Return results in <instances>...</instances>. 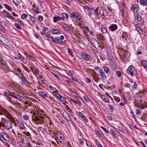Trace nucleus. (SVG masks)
Segmentation results:
<instances>
[{"label":"nucleus","instance_id":"f257e3e1","mask_svg":"<svg viewBox=\"0 0 147 147\" xmlns=\"http://www.w3.org/2000/svg\"><path fill=\"white\" fill-rule=\"evenodd\" d=\"M98 71L99 74H98V76L99 77L100 80L103 81L107 78V76L104 72L103 69L100 68L99 69Z\"/></svg>","mask_w":147,"mask_h":147},{"label":"nucleus","instance_id":"f03ea898","mask_svg":"<svg viewBox=\"0 0 147 147\" xmlns=\"http://www.w3.org/2000/svg\"><path fill=\"white\" fill-rule=\"evenodd\" d=\"M138 99H135L134 101V103L135 104V106L137 107H140L142 105V100L141 99V95L139 97V94L138 95Z\"/></svg>","mask_w":147,"mask_h":147},{"label":"nucleus","instance_id":"7ed1b4c3","mask_svg":"<svg viewBox=\"0 0 147 147\" xmlns=\"http://www.w3.org/2000/svg\"><path fill=\"white\" fill-rule=\"evenodd\" d=\"M4 122L3 125L0 124V127L1 126L5 127L8 129H10L12 127V124L11 122L10 121H9L5 119L4 120Z\"/></svg>","mask_w":147,"mask_h":147},{"label":"nucleus","instance_id":"20e7f679","mask_svg":"<svg viewBox=\"0 0 147 147\" xmlns=\"http://www.w3.org/2000/svg\"><path fill=\"white\" fill-rule=\"evenodd\" d=\"M76 114L77 115L82 119L85 121L86 122H88V120L87 118H86L84 115L81 112H76Z\"/></svg>","mask_w":147,"mask_h":147},{"label":"nucleus","instance_id":"39448f33","mask_svg":"<svg viewBox=\"0 0 147 147\" xmlns=\"http://www.w3.org/2000/svg\"><path fill=\"white\" fill-rule=\"evenodd\" d=\"M47 92H45L42 91H39V94L40 96L44 98H48V96Z\"/></svg>","mask_w":147,"mask_h":147},{"label":"nucleus","instance_id":"423d86ee","mask_svg":"<svg viewBox=\"0 0 147 147\" xmlns=\"http://www.w3.org/2000/svg\"><path fill=\"white\" fill-rule=\"evenodd\" d=\"M134 69V67L132 66H130L128 68L127 71L131 76H134V73L132 71Z\"/></svg>","mask_w":147,"mask_h":147},{"label":"nucleus","instance_id":"0eeeda50","mask_svg":"<svg viewBox=\"0 0 147 147\" xmlns=\"http://www.w3.org/2000/svg\"><path fill=\"white\" fill-rule=\"evenodd\" d=\"M82 59L86 60H89L90 59V55L86 53H84L82 55Z\"/></svg>","mask_w":147,"mask_h":147},{"label":"nucleus","instance_id":"6e6552de","mask_svg":"<svg viewBox=\"0 0 147 147\" xmlns=\"http://www.w3.org/2000/svg\"><path fill=\"white\" fill-rule=\"evenodd\" d=\"M15 75L18 76L19 78L23 75L22 74V71L19 68H18L16 71Z\"/></svg>","mask_w":147,"mask_h":147},{"label":"nucleus","instance_id":"1a4fd4ad","mask_svg":"<svg viewBox=\"0 0 147 147\" xmlns=\"http://www.w3.org/2000/svg\"><path fill=\"white\" fill-rule=\"evenodd\" d=\"M3 14L4 17L9 18L11 19H14V18L12 17V16L10 15L9 13L7 11H5L3 12Z\"/></svg>","mask_w":147,"mask_h":147},{"label":"nucleus","instance_id":"9d476101","mask_svg":"<svg viewBox=\"0 0 147 147\" xmlns=\"http://www.w3.org/2000/svg\"><path fill=\"white\" fill-rule=\"evenodd\" d=\"M117 26L115 24H112L111 25L109 28L112 31H115L117 28Z\"/></svg>","mask_w":147,"mask_h":147},{"label":"nucleus","instance_id":"9b49d317","mask_svg":"<svg viewBox=\"0 0 147 147\" xmlns=\"http://www.w3.org/2000/svg\"><path fill=\"white\" fill-rule=\"evenodd\" d=\"M55 39L56 41L55 43H56L57 44L63 45L64 43V42L62 41L61 39H59L58 37H55Z\"/></svg>","mask_w":147,"mask_h":147},{"label":"nucleus","instance_id":"f8f14e48","mask_svg":"<svg viewBox=\"0 0 147 147\" xmlns=\"http://www.w3.org/2000/svg\"><path fill=\"white\" fill-rule=\"evenodd\" d=\"M63 116L67 120H69L70 119V117L68 114L67 112L65 111L64 112H63Z\"/></svg>","mask_w":147,"mask_h":147},{"label":"nucleus","instance_id":"ddd939ff","mask_svg":"<svg viewBox=\"0 0 147 147\" xmlns=\"http://www.w3.org/2000/svg\"><path fill=\"white\" fill-rule=\"evenodd\" d=\"M51 32L52 34H59L61 33L59 30L55 28L52 29L51 30Z\"/></svg>","mask_w":147,"mask_h":147},{"label":"nucleus","instance_id":"4468645a","mask_svg":"<svg viewBox=\"0 0 147 147\" xmlns=\"http://www.w3.org/2000/svg\"><path fill=\"white\" fill-rule=\"evenodd\" d=\"M141 64L145 69H147V61L144 60L142 61Z\"/></svg>","mask_w":147,"mask_h":147},{"label":"nucleus","instance_id":"2eb2a0df","mask_svg":"<svg viewBox=\"0 0 147 147\" xmlns=\"http://www.w3.org/2000/svg\"><path fill=\"white\" fill-rule=\"evenodd\" d=\"M28 140L27 138H21L20 142L22 143H24L25 144H28L29 146H31L29 143H27Z\"/></svg>","mask_w":147,"mask_h":147},{"label":"nucleus","instance_id":"dca6fc26","mask_svg":"<svg viewBox=\"0 0 147 147\" xmlns=\"http://www.w3.org/2000/svg\"><path fill=\"white\" fill-rule=\"evenodd\" d=\"M135 26L137 31L139 33V31H142V29L141 28L139 24H135Z\"/></svg>","mask_w":147,"mask_h":147},{"label":"nucleus","instance_id":"f3484780","mask_svg":"<svg viewBox=\"0 0 147 147\" xmlns=\"http://www.w3.org/2000/svg\"><path fill=\"white\" fill-rule=\"evenodd\" d=\"M118 124H119L117 127H118L119 130L122 132L124 130L123 128V124L120 123L119 122Z\"/></svg>","mask_w":147,"mask_h":147},{"label":"nucleus","instance_id":"a211bd4d","mask_svg":"<svg viewBox=\"0 0 147 147\" xmlns=\"http://www.w3.org/2000/svg\"><path fill=\"white\" fill-rule=\"evenodd\" d=\"M19 79L22 80V81L25 83H27L28 82L27 79L25 77L24 75H23L21 76L20 78H19Z\"/></svg>","mask_w":147,"mask_h":147},{"label":"nucleus","instance_id":"6ab92c4d","mask_svg":"<svg viewBox=\"0 0 147 147\" xmlns=\"http://www.w3.org/2000/svg\"><path fill=\"white\" fill-rule=\"evenodd\" d=\"M103 69L105 73L106 74L109 75L110 74L111 71L110 69L108 67H105L103 68Z\"/></svg>","mask_w":147,"mask_h":147},{"label":"nucleus","instance_id":"aec40b11","mask_svg":"<svg viewBox=\"0 0 147 147\" xmlns=\"http://www.w3.org/2000/svg\"><path fill=\"white\" fill-rule=\"evenodd\" d=\"M100 10L99 7H97L94 11L95 14L98 16L100 15Z\"/></svg>","mask_w":147,"mask_h":147},{"label":"nucleus","instance_id":"412c9836","mask_svg":"<svg viewBox=\"0 0 147 147\" xmlns=\"http://www.w3.org/2000/svg\"><path fill=\"white\" fill-rule=\"evenodd\" d=\"M63 28L64 30L66 31H69V27L67 24H64L63 25Z\"/></svg>","mask_w":147,"mask_h":147},{"label":"nucleus","instance_id":"4be33fe9","mask_svg":"<svg viewBox=\"0 0 147 147\" xmlns=\"http://www.w3.org/2000/svg\"><path fill=\"white\" fill-rule=\"evenodd\" d=\"M62 19L63 20L64 19H67L68 18L69 16L68 14L66 13H62Z\"/></svg>","mask_w":147,"mask_h":147},{"label":"nucleus","instance_id":"5701e85b","mask_svg":"<svg viewBox=\"0 0 147 147\" xmlns=\"http://www.w3.org/2000/svg\"><path fill=\"white\" fill-rule=\"evenodd\" d=\"M70 101L72 102H74L75 104H78L79 105H81L82 104L81 102L78 100L77 101H75L74 100V99L71 98H70Z\"/></svg>","mask_w":147,"mask_h":147},{"label":"nucleus","instance_id":"b1692460","mask_svg":"<svg viewBox=\"0 0 147 147\" xmlns=\"http://www.w3.org/2000/svg\"><path fill=\"white\" fill-rule=\"evenodd\" d=\"M121 38H122L123 40H126L127 38V35H126V32H123L121 36Z\"/></svg>","mask_w":147,"mask_h":147},{"label":"nucleus","instance_id":"393cba45","mask_svg":"<svg viewBox=\"0 0 147 147\" xmlns=\"http://www.w3.org/2000/svg\"><path fill=\"white\" fill-rule=\"evenodd\" d=\"M34 71L33 72L34 73H35V75H38L39 74V73L40 72V70L37 68H34Z\"/></svg>","mask_w":147,"mask_h":147},{"label":"nucleus","instance_id":"a878e982","mask_svg":"<svg viewBox=\"0 0 147 147\" xmlns=\"http://www.w3.org/2000/svg\"><path fill=\"white\" fill-rule=\"evenodd\" d=\"M18 125L19 126L20 129H23L24 128V125L22 121L20 122L18 124Z\"/></svg>","mask_w":147,"mask_h":147},{"label":"nucleus","instance_id":"bb28decb","mask_svg":"<svg viewBox=\"0 0 147 147\" xmlns=\"http://www.w3.org/2000/svg\"><path fill=\"white\" fill-rule=\"evenodd\" d=\"M140 3L142 5H147V0H141Z\"/></svg>","mask_w":147,"mask_h":147},{"label":"nucleus","instance_id":"cd10ccee","mask_svg":"<svg viewBox=\"0 0 147 147\" xmlns=\"http://www.w3.org/2000/svg\"><path fill=\"white\" fill-rule=\"evenodd\" d=\"M92 78L96 82H98L99 80H100L99 77H98V76H92Z\"/></svg>","mask_w":147,"mask_h":147},{"label":"nucleus","instance_id":"c85d7f7f","mask_svg":"<svg viewBox=\"0 0 147 147\" xmlns=\"http://www.w3.org/2000/svg\"><path fill=\"white\" fill-rule=\"evenodd\" d=\"M53 22H56L57 20L59 21L61 19H62L59 16H57V17H54L53 18Z\"/></svg>","mask_w":147,"mask_h":147},{"label":"nucleus","instance_id":"c756f323","mask_svg":"<svg viewBox=\"0 0 147 147\" xmlns=\"http://www.w3.org/2000/svg\"><path fill=\"white\" fill-rule=\"evenodd\" d=\"M138 7V5H133L130 8L131 10L132 11L134 12L135 11L136 8H137V7Z\"/></svg>","mask_w":147,"mask_h":147},{"label":"nucleus","instance_id":"7c9ffc66","mask_svg":"<svg viewBox=\"0 0 147 147\" xmlns=\"http://www.w3.org/2000/svg\"><path fill=\"white\" fill-rule=\"evenodd\" d=\"M17 96H16V97L15 96H13V98H16V99L19 101L21 100V98L22 97V96L20 95V94H17Z\"/></svg>","mask_w":147,"mask_h":147},{"label":"nucleus","instance_id":"2f4dec72","mask_svg":"<svg viewBox=\"0 0 147 147\" xmlns=\"http://www.w3.org/2000/svg\"><path fill=\"white\" fill-rule=\"evenodd\" d=\"M13 2L16 6H17L18 5L20 4V2H22V1L21 0H16V2H15L14 1H13Z\"/></svg>","mask_w":147,"mask_h":147},{"label":"nucleus","instance_id":"473e14b6","mask_svg":"<svg viewBox=\"0 0 147 147\" xmlns=\"http://www.w3.org/2000/svg\"><path fill=\"white\" fill-rule=\"evenodd\" d=\"M0 138H9L7 135L4 133H1V134Z\"/></svg>","mask_w":147,"mask_h":147},{"label":"nucleus","instance_id":"72a5a7b5","mask_svg":"<svg viewBox=\"0 0 147 147\" xmlns=\"http://www.w3.org/2000/svg\"><path fill=\"white\" fill-rule=\"evenodd\" d=\"M112 133L113 135H114L115 138H117L118 137V133L117 131H112Z\"/></svg>","mask_w":147,"mask_h":147},{"label":"nucleus","instance_id":"f704fd0d","mask_svg":"<svg viewBox=\"0 0 147 147\" xmlns=\"http://www.w3.org/2000/svg\"><path fill=\"white\" fill-rule=\"evenodd\" d=\"M7 111L4 109V108H0V115H3V114L2 113V112H3L4 113H6L7 112Z\"/></svg>","mask_w":147,"mask_h":147},{"label":"nucleus","instance_id":"c9c22d12","mask_svg":"<svg viewBox=\"0 0 147 147\" xmlns=\"http://www.w3.org/2000/svg\"><path fill=\"white\" fill-rule=\"evenodd\" d=\"M26 56L27 58L31 60L32 61H34L35 60V58L33 56H31L28 54L26 55Z\"/></svg>","mask_w":147,"mask_h":147},{"label":"nucleus","instance_id":"e433bc0d","mask_svg":"<svg viewBox=\"0 0 147 147\" xmlns=\"http://www.w3.org/2000/svg\"><path fill=\"white\" fill-rule=\"evenodd\" d=\"M102 99L103 100L105 101L106 102H108L109 99L105 95L102 96L101 97Z\"/></svg>","mask_w":147,"mask_h":147},{"label":"nucleus","instance_id":"4c0bfd02","mask_svg":"<svg viewBox=\"0 0 147 147\" xmlns=\"http://www.w3.org/2000/svg\"><path fill=\"white\" fill-rule=\"evenodd\" d=\"M4 6L5 7V8L7 9L9 11H11L12 10L11 8L9 5H7L6 4H5Z\"/></svg>","mask_w":147,"mask_h":147},{"label":"nucleus","instance_id":"58836bf2","mask_svg":"<svg viewBox=\"0 0 147 147\" xmlns=\"http://www.w3.org/2000/svg\"><path fill=\"white\" fill-rule=\"evenodd\" d=\"M48 28L47 27H45L43 28V31L41 32V34L42 35H45V32L46 31L48 30Z\"/></svg>","mask_w":147,"mask_h":147},{"label":"nucleus","instance_id":"ea45409f","mask_svg":"<svg viewBox=\"0 0 147 147\" xmlns=\"http://www.w3.org/2000/svg\"><path fill=\"white\" fill-rule=\"evenodd\" d=\"M52 106L54 108H55L57 110L59 111L58 108H57L58 106L57 104L55 103H52Z\"/></svg>","mask_w":147,"mask_h":147},{"label":"nucleus","instance_id":"a19ab883","mask_svg":"<svg viewBox=\"0 0 147 147\" xmlns=\"http://www.w3.org/2000/svg\"><path fill=\"white\" fill-rule=\"evenodd\" d=\"M116 74L117 75V76L119 78L121 76V73L120 71H116Z\"/></svg>","mask_w":147,"mask_h":147},{"label":"nucleus","instance_id":"79ce46f5","mask_svg":"<svg viewBox=\"0 0 147 147\" xmlns=\"http://www.w3.org/2000/svg\"><path fill=\"white\" fill-rule=\"evenodd\" d=\"M83 98H84V100L87 102H88L90 101V99L89 98H88L86 96H83Z\"/></svg>","mask_w":147,"mask_h":147},{"label":"nucleus","instance_id":"37998d69","mask_svg":"<svg viewBox=\"0 0 147 147\" xmlns=\"http://www.w3.org/2000/svg\"><path fill=\"white\" fill-rule=\"evenodd\" d=\"M68 74L69 76H72L74 74V72L72 70H69L68 72Z\"/></svg>","mask_w":147,"mask_h":147},{"label":"nucleus","instance_id":"c03bdc74","mask_svg":"<svg viewBox=\"0 0 147 147\" xmlns=\"http://www.w3.org/2000/svg\"><path fill=\"white\" fill-rule=\"evenodd\" d=\"M77 14H78V13H77L74 12L73 13H72L70 14L71 17V18H75V17Z\"/></svg>","mask_w":147,"mask_h":147},{"label":"nucleus","instance_id":"a18cd8bd","mask_svg":"<svg viewBox=\"0 0 147 147\" xmlns=\"http://www.w3.org/2000/svg\"><path fill=\"white\" fill-rule=\"evenodd\" d=\"M15 27L18 29H19V30H21V26L18 23H15Z\"/></svg>","mask_w":147,"mask_h":147},{"label":"nucleus","instance_id":"49530a36","mask_svg":"<svg viewBox=\"0 0 147 147\" xmlns=\"http://www.w3.org/2000/svg\"><path fill=\"white\" fill-rule=\"evenodd\" d=\"M120 12L121 14V15L123 17L124 16L125 14V11L123 8L122 9L120 10Z\"/></svg>","mask_w":147,"mask_h":147},{"label":"nucleus","instance_id":"de8ad7c7","mask_svg":"<svg viewBox=\"0 0 147 147\" xmlns=\"http://www.w3.org/2000/svg\"><path fill=\"white\" fill-rule=\"evenodd\" d=\"M28 15L26 14H23L21 16V18L23 19H24L26 18H27Z\"/></svg>","mask_w":147,"mask_h":147},{"label":"nucleus","instance_id":"09e8293b","mask_svg":"<svg viewBox=\"0 0 147 147\" xmlns=\"http://www.w3.org/2000/svg\"><path fill=\"white\" fill-rule=\"evenodd\" d=\"M136 19L139 21H140L142 20V18L140 16L138 15L136 17Z\"/></svg>","mask_w":147,"mask_h":147},{"label":"nucleus","instance_id":"8fccbe9b","mask_svg":"<svg viewBox=\"0 0 147 147\" xmlns=\"http://www.w3.org/2000/svg\"><path fill=\"white\" fill-rule=\"evenodd\" d=\"M24 136L25 137H29L30 136V134L28 132H25L24 134Z\"/></svg>","mask_w":147,"mask_h":147},{"label":"nucleus","instance_id":"3c124183","mask_svg":"<svg viewBox=\"0 0 147 147\" xmlns=\"http://www.w3.org/2000/svg\"><path fill=\"white\" fill-rule=\"evenodd\" d=\"M0 30L3 33H5V29L1 26H0Z\"/></svg>","mask_w":147,"mask_h":147},{"label":"nucleus","instance_id":"603ef678","mask_svg":"<svg viewBox=\"0 0 147 147\" xmlns=\"http://www.w3.org/2000/svg\"><path fill=\"white\" fill-rule=\"evenodd\" d=\"M68 53H69V54L72 57L73 56V53L71 51V50L70 49H68Z\"/></svg>","mask_w":147,"mask_h":147},{"label":"nucleus","instance_id":"864d4df0","mask_svg":"<svg viewBox=\"0 0 147 147\" xmlns=\"http://www.w3.org/2000/svg\"><path fill=\"white\" fill-rule=\"evenodd\" d=\"M41 120L40 119V118L36 116L35 117V119L34 120V121L36 122V121H40Z\"/></svg>","mask_w":147,"mask_h":147},{"label":"nucleus","instance_id":"5fc2aeb1","mask_svg":"<svg viewBox=\"0 0 147 147\" xmlns=\"http://www.w3.org/2000/svg\"><path fill=\"white\" fill-rule=\"evenodd\" d=\"M109 107L110 111L111 112H112L114 110V108L111 105H109Z\"/></svg>","mask_w":147,"mask_h":147},{"label":"nucleus","instance_id":"6e6d98bb","mask_svg":"<svg viewBox=\"0 0 147 147\" xmlns=\"http://www.w3.org/2000/svg\"><path fill=\"white\" fill-rule=\"evenodd\" d=\"M141 111L138 109L136 110V114L138 115H139L141 113Z\"/></svg>","mask_w":147,"mask_h":147},{"label":"nucleus","instance_id":"4d7b16f0","mask_svg":"<svg viewBox=\"0 0 147 147\" xmlns=\"http://www.w3.org/2000/svg\"><path fill=\"white\" fill-rule=\"evenodd\" d=\"M100 127L105 131V132L106 133H109V131L107 130L105 127H104L102 126H101Z\"/></svg>","mask_w":147,"mask_h":147},{"label":"nucleus","instance_id":"13d9d810","mask_svg":"<svg viewBox=\"0 0 147 147\" xmlns=\"http://www.w3.org/2000/svg\"><path fill=\"white\" fill-rule=\"evenodd\" d=\"M22 59L23 62H24V63L26 64L28 62L27 60L24 57H23V58Z\"/></svg>","mask_w":147,"mask_h":147},{"label":"nucleus","instance_id":"bf43d9fd","mask_svg":"<svg viewBox=\"0 0 147 147\" xmlns=\"http://www.w3.org/2000/svg\"><path fill=\"white\" fill-rule=\"evenodd\" d=\"M59 100L61 101V102L63 103L64 102V98L61 96L60 97V98H59Z\"/></svg>","mask_w":147,"mask_h":147},{"label":"nucleus","instance_id":"052dcab7","mask_svg":"<svg viewBox=\"0 0 147 147\" xmlns=\"http://www.w3.org/2000/svg\"><path fill=\"white\" fill-rule=\"evenodd\" d=\"M137 87H138L137 84V83L136 82H134V85L132 86V88H133V89H136L137 88Z\"/></svg>","mask_w":147,"mask_h":147},{"label":"nucleus","instance_id":"680f3d73","mask_svg":"<svg viewBox=\"0 0 147 147\" xmlns=\"http://www.w3.org/2000/svg\"><path fill=\"white\" fill-rule=\"evenodd\" d=\"M24 119L26 120H27L28 119L29 117L28 115H25L23 116Z\"/></svg>","mask_w":147,"mask_h":147},{"label":"nucleus","instance_id":"e2e57ef3","mask_svg":"<svg viewBox=\"0 0 147 147\" xmlns=\"http://www.w3.org/2000/svg\"><path fill=\"white\" fill-rule=\"evenodd\" d=\"M43 19V17L42 16H40L38 18V20L39 21H42Z\"/></svg>","mask_w":147,"mask_h":147},{"label":"nucleus","instance_id":"0e129e2a","mask_svg":"<svg viewBox=\"0 0 147 147\" xmlns=\"http://www.w3.org/2000/svg\"><path fill=\"white\" fill-rule=\"evenodd\" d=\"M55 96L58 99H59V98H60V97H61L62 96L59 94V93H57L56 94Z\"/></svg>","mask_w":147,"mask_h":147},{"label":"nucleus","instance_id":"69168bd1","mask_svg":"<svg viewBox=\"0 0 147 147\" xmlns=\"http://www.w3.org/2000/svg\"><path fill=\"white\" fill-rule=\"evenodd\" d=\"M76 18L80 20L81 19L80 15V14H78L77 16L76 17Z\"/></svg>","mask_w":147,"mask_h":147},{"label":"nucleus","instance_id":"338daca9","mask_svg":"<svg viewBox=\"0 0 147 147\" xmlns=\"http://www.w3.org/2000/svg\"><path fill=\"white\" fill-rule=\"evenodd\" d=\"M30 16V19L33 22H35V18L33 16Z\"/></svg>","mask_w":147,"mask_h":147},{"label":"nucleus","instance_id":"774afa93","mask_svg":"<svg viewBox=\"0 0 147 147\" xmlns=\"http://www.w3.org/2000/svg\"><path fill=\"white\" fill-rule=\"evenodd\" d=\"M37 124H42L43 123V121L42 120H40V121H36L35 122Z\"/></svg>","mask_w":147,"mask_h":147}]
</instances>
